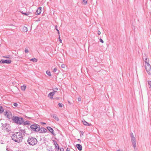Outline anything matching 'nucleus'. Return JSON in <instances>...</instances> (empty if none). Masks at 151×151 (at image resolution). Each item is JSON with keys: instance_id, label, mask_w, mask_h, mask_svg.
I'll return each mask as SVG.
<instances>
[{"instance_id": "1", "label": "nucleus", "mask_w": 151, "mask_h": 151, "mask_svg": "<svg viewBox=\"0 0 151 151\" xmlns=\"http://www.w3.org/2000/svg\"><path fill=\"white\" fill-rule=\"evenodd\" d=\"M12 139L16 142H19L22 141V139L23 138V136L21 135L20 131L14 133L11 136Z\"/></svg>"}, {"instance_id": "2", "label": "nucleus", "mask_w": 151, "mask_h": 151, "mask_svg": "<svg viewBox=\"0 0 151 151\" xmlns=\"http://www.w3.org/2000/svg\"><path fill=\"white\" fill-rule=\"evenodd\" d=\"M12 120L14 123L18 124H22L23 122V119L22 117L16 116H13Z\"/></svg>"}, {"instance_id": "3", "label": "nucleus", "mask_w": 151, "mask_h": 151, "mask_svg": "<svg viewBox=\"0 0 151 151\" xmlns=\"http://www.w3.org/2000/svg\"><path fill=\"white\" fill-rule=\"evenodd\" d=\"M145 67L146 71L149 75L151 74V66L147 61H145Z\"/></svg>"}, {"instance_id": "4", "label": "nucleus", "mask_w": 151, "mask_h": 151, "mask_svg": "<svg viewBox=\"0 0 151 151\" xmlns=\"http://www.w3.org/2000/svg\"><path fill=\"white\" fill-rule=\"evenodd\" d=\"M2 125L3 129L4 131L9 132L11 130L10 125L7 123H5L4 124L1 123Z\"/></svg>"}, {"instance_id": "5", "label": "nucleus", "mask_w": 151, "mask_h": 151, "mask_svg": "<svg viewBox=\"0 0 151 151\" xmlns=\"http://www.w3.org/2000/svg\"><path fill=\"white\" fill-rule=\"evenodd\" d=\"M37 140L36 139L33 137H32L29 139V145H35L37 143Z\"/></svg>"}, {"instance_id": "6", "label": "nucleus", "mask_w": 151, "mask_h": 151, "mask_svg": "<svg viewBox=\"0 0 151 151\" xmlns=\"http://www.w3.org/2000/svg\"><path fill=\"white\" fill-rule=\"evenodd\" d=\"M39 125L35 124L31 125L30 126L31 130L37 132Z\"/></svg>"}, {"instance_id": "7", "label": "nucleus", "mask_w": 151, "mask_h": 151, "mask_svg": "<svg viewBox=\"0 0 151 151\" xmlns=\"http://www.w3.org/2000/svg\"><path fill=\"white\" fill-rule=\"evenodd\" d=\"M47 131V129L45 128L41 127L40 128V126L39 125L37 132H38L40 133H45Z\"/></svg>"}, {"instance_id": "8", "label": "nucleus", "mask_w": 151, "mask_h": 151, "mask_svg": "<svg viewBox=\"0 0 151 151\" xmlns=\"http://www.w3.org/2000/svg\"><path fill=\"white\" fill-rule=\"evenodd\" d=\"M4 115L6 116H7V118L9 119H12V115L11 113L10 112H8L6 111L5 113L4 112Z\"/></svg>"}, {"instance_id": "9", "label": "nucleus", "mask_w": 151, "mask_h": 151, "mask_svg": "<svg viewBox=\"0 0 151 151\" xmlns=\"http://www.w3.org/2000/svg\"><path fill=\"white\" fill-rule=\"evenodd\" d=\"M131 142L132 143V145L134 149H135L136 147V140L135 138L134 137H131Z\"/></svg>"}, {"instance_id": "10", "label": "nucleus", "mask_w": 151, "mask_h": 151, "mask_svg": "<svg viewBox=\"0 0 151 151\" xmlns=\"http://www.w3.org/2000/svg\"><path fill=\"white\" fill-rule=\"evenodd\" d=\"M11 62V61L10 60H4L1 59L0 61V63H6L10 64Z\"/></svg>"}, {"instance_id": "11", "label": "nucleus", "mask_w": 151, "mask_h": 151, "mask_svg": "<svg viewBox=\"0 0 151 151\" xmlns=\"http://www.w3.org/2000/svg\"><path fill=\"white\" fill-rule=\"evenodd\" d=\"M47 128L48 131L53 135L55 136V133L54 132V130L52 128L50 127H47Z\"/></svg>"}, {"instance_id": "12", "label": "nucleus", "mask_w": 151, "mask_h": 151, "mask_svg": "<svg viewBox=\"0 0 151 151\" xmlns=\"http://www.w3.org/2000/svg\"><path fill=\"white\" fill-rule=\"evenodd\" d=\"M42 8L41 7H39L36 11V14L39 15L41 12Z\"/></svg>"}, {"instance_id": "13", "label": "nucleus", "mask_w": 151, "mask_h": 151, "mask_svg": "<svg viewBox=\"0 0 151 151\" xmlns=\"http://www.w3.org/2000/svg\"><path fill=\"white\" fill-rule=\"evenodd\" d=\"M53 141L54 142V145H55V148H57L58 150H59L60 149L59 147V145L58 144H57V142L56 141H55L54 140H53Z\"/></svg>"}, {"instance_id": "14", "label": "nucleus", "mask_w": 151, "mask_h": 151, "mask_svg": "<svg viewBox=\"0 0 151 151\" xmlns=\"http://www.w3.org/2000/svg\"><path fill=\"white\" fill-rule=\"evenodd\" d=\"M55 93L54 92H52L49 93L48 95V97H50L51 99H52L53 98L52 96L54 95Z\"/></svg>"}, {"instance_id": "15", "label": "nucleus", "mask_w": 151, "mask_h": 151, "mask_svg": "<svg viewBox=\"0 0 151 151\" xmlns=\"http://www.w3.org/2000/svg\"><path fill=\"white\" fill-rule=\"evenodd\" d=\"M76 147L79 151H81L82 150V146L80 144H77L76 145Z\"/></svg>"}, {"instance_id": "16", "label": "nucleus", "mask_w": 151, "mask_h": 151, "mask_svg": "<svg viewBox=\"0 0 151 151\" xmlns=\"http://www.w3.org/2000/svg\"><path fill=\"white\" fill-rule=\"evenodd\" d=\"M82 122H83V124L84 125L86 126H90L91 125V124H89L88 122H87L84 119H83L82 121Z\"/></svg>"}, {"instance_id": "17", "label": "nucleus", "mask_w": 151, "mask_h": 151, "mask_svg": "<svg viewBox=\"0 0 151 151\" xmlns=\"http://www.w3.org/2000/svg\"><path fill=\"white\" fill-rule=\"evenodd\" d=\"M19 131L21 133V135H23L24 136H25V134H27V133L25 132V131L24 130L21 129Z\"/></svg>"}, {"instance_id": "18", "label": "nucleus", "mask_w": 151, "mask_h": 151, "mask_svg": "<svg viewBox=\"0 0 151 151\" xmlns=\"http://www.w3.org/2000/svg\"><path fill=\"white\" fill-rule=\"evenodd\" d=\"M51 116L56 120L57 121L59 120L58 118L55 114H53L52 115H51Z\"/></svg>"}, {"instance_id": "19", "label": "nucleus", "mask_w": 151, "mask_h": 151, "mask_svg": "<svg viewBox=\"0 0 151 151\" xmlns=\"http://www.w3.org/2000/svg\"><path fill=\"white\" fill-rule=\"evenodd\" d=\"M22 30V31L24 32H27L28 30L27 27L25 26L23 27Z\"/></svg>"}, {"instance_id": "20", "label": "nucleus", "mask_w": 151, "mask_h": 151, "mask_svg": "<svg viewBox=\"0 0 151 151\" xmlns=\"http://www.w3.org/2000/svg\"><path fill=\"white\" fill-rule=\"evenodd\" d=\"M37 59L36 58H34L32 59H30V61H32L33 62H36L37 61Z\"/></svg>"}, {"instance_id": "21", "label": "nucleus", "mask_w": 151, "mask_h": 151, "mask_svg": "<svg viewBox=\"0 0 151 151\" xmlns=\"http://www.w3.org/2000/svg\"><path fill=\"white\" fill-rule=\"evenodd\" d=\"M26 86L24 85L21 87V90L23 91H24L26 88Z\"/></svg>"}, {"instance_id": "22", "label": "nucleus", "mask_w": 151, "mask_h": 151, "mask_svg": "<svg viewBox=\"0 0 151 151\" xmlns=\"http://www.w3.org/2000/svg\"><path fill=\"white\" fill-rule=\"evenodd\" d=\"M4 111V109H3V107L0 106V113H3Z\"/></svg>"}, {"instance_id": "23", "label": "nucleus", "mask_w": 151, "mask_h": 151, "mask_svg": "<svg viewBox=\"0 0 151 151\" xmlns=\"http://www.w3.org/2000/svg\"><path fill=\"white\" fill-rule=\"evenodd\" d=\"M24 125H28V121H25L24 122V120H23V122L22 124Z\"/></svg>"}, {"instance_id": "24", "label": "nucleus", "mask_w": 151, "mask_h": 151, "mask_svg": "<svg viewBox=\"0 0 151 151\" xmlns=\"http://www.w3.org/2000/svg\"><path fill=\"white\" fill-rule=\"evenodd\" d=\"M46 74L48 75L49 76H51V73L49 71L47 70L46 71Z\"/></svg>"}, {"instance_id": "25", "label": "nucleus", "mask_w": 151, "mask_h": 151, "mask_svg": "<svg viewBox=\"0 0 151 151\" xmlns=\"http://www.w3.org/2000/svg\"><path fill=\"white\" fill-rule=\"evenodd\" d=\"M55 29L57 31L59 35L60 32L59 30L58 29V26L57 25H56L55 27Z\"/></svg>"}, {"instance_id": "26", "label": "nucleus", "mask_w": 151, "mask_h": 151, "mask_svg": "<svg viewBox=\"0 0 151 151\" xmlns=\"http://www.w3.org/2000/svg\"><path fill=\"white\" fill-rule=\"evenodd\" d=\"M87 1V0H83V4L86 5V4Z\"/></svg>"}, {"instance_id": "27", "label": "nucleus", "mask_w": 151, "mask_h": 151, "mask_svg": "<svg viewBox=\"0 0 151 151\" xmlns=\"http://www.w3.org/2000/svg\"><path fill=\"white\" fill-rule=\"evenodd\" d=\"M148 85H150L149 88H151V81H148Z\"/></svg>"}, {"instance_id": "28", "label": "nucleus", "mask_w": 151, "mask_h": 151, "mask_svg": "<svg viewBox=\"0 0 151 151\" xmlns=\"http://www.w3.org/2000/svg\"><path fill=\"white\" fill-rule=\"evenodd\" d=\"M58 89L57 88H55L53 90V92H54V93H55L57 91Z\"/></svg>"}, {"instance_id": "29", "label": "nucleus", "mask_w": 151, "mask_h": 151, "mask_svg": "<svg viewBox=\"0 0 151 151\" xmlns=\"http://www.w3.org/2000/svg\"><path fill=\"white\" fill-rule=\"evenodd\" d=\"M59 106L60 107H62L63 106V104L62 103H59L58 104Z\"/></svg>"}, {"instance_id": "30", "label": "nucleus", "mask_w": 151, "mask_h": 151, "mask_svg": "<svg viewBox=\"0 0 151 151\" xmlns=\"http://www.w3.org/2000/svg\"><path fill=\"white\" fill-rule=\"evenodd\" d=\"M148 58H145V59H144L143 57L142 58L143 60L145 62V61H147V59Z\"/></svg>"}, {"instance_id": "31", "label": "nucleus", "mask_w": 151, "mask_h": 151, "mask_svg": "<svg viewBox=\"0 0 151 151\" xmlns=\"http://www.w3.org/2000/svg\"><path fill=\"white\" fill-rule=\"evenodd\" d=\"M14 106L15 107H17L18 106V104L17 103H14Z\"/></svg>"}, {"instance_id": "32", "label": "nucleus", "mask_w": 151, "mask_h": 151, "mask_svg": "<svg viewBox=\"0 0 151 151\" xmlns=\"http://www.w3.org/2000/svg\"><path fill=\"white\" fill-rule=\"evenodd\" d=\"M65 65L64 64H62L61 65V67L64 68H65Z\"/></svg>"}, {"instance_id": "33", "label": "nucleus", "mask_w": 151, "mask_h": 151, "mask_svg": "<svg viewBox=\"0 0 151 151\" xmlns=\"http://www.w3.org/2000/svg\"><path fill=\"white\" fill-rule=\"evenodd\" d=\"M57 70V69L56 68H55L53 70V72H55Z\"/></svg>"}, {"instance_id": "34", "label": "nucleus", "mask_w": 151, "mask_h": 151, "mask_svg": "<svg viewBox=\"0 0 151 151\" xmlns=\"http://www.w3.org/2000/svg\"><path fill=\"white\" fill-rule=\"evenodd\" d=\"M100 41L102 43H104V41L101 38H100L99 39Z\"/></svg>"}, {"instance_id": "35", "label": "nucleus", "mask_w": 151, "mask_h": 151, "mask_svg": "<svg viewBox=\"0 0 151 151\" xmlns=\"http://www.w3.org/2000/svg\"><path fill=\"white\" fill-rule=\"evenodd\" d=\"M130 136L131 137H134L133 134L132 132L130 133Z\"/></svg>"}, {"instance_id": "36", "label": "nucleus", "mask_w": 151, "mask_h": 151, "mask_svg": "<svg viewBox=\"0 0 151 151\" xmlns=\"http://www.w3.org/2000/svg\"><path fill=\"white\" fill-rule=\"evenodd\" d=\"M59 149H60V151H64V149L63 148H60Z\"/></svg>"}, {"instance_id": "37", "label": "nucleus", "mask_w": 151, "mask_h": 151, "mask_svg": "<svg viewBox=\"0 0 151 151\" xmlns=\"http://www.w3.org/2000/svg\"><path fill=\"white\" fill-rule=\"evenodd\" d=\"M24 14L25 15L27 16H28V13L27 12H26L25 13H24Z\"/></svg>"}, {"instance_id": "38", "label": "nucleus", "mask_w": 151, "mask_h": 151, "mask_svg": "<svg viewBox=\"0 0 151 151\" xmlns=\"http://www.w3.org/2000/svg\"><path fill=\"white\" fill-rule=\"evenodd\" d=\"M25 52L26 53H27L28 52V50L26 48L25 50Z\"/></svg>"}, {"instance_id": "39", "label": "nucleus", "mask_w": 151, "mask_h": 151, "mask_svg": "<svg viewBox=\"0 0 151 151\" xmlns=\"http://www.w3.org/2000/svg\"><path fill=\"white\" fill-rule=\"evenodd\" d=\"M59 41L60 42V43H62V40L60 38V35H59Z\"/></svg>"}, {"instance_id": "40", "label": "nucleus", "mask_w": 151, "mask_h": 151, "mask_svg": "<svg viewBox=\"0 0 151 151\" xmlns=\"http://www.w3.org/2000/svg\"><path fill=\"white\" fill-rule=\"evenodd\" d=\"M98 34L99 35H100L101 34V32H100V31L99 30L98 31Z\"/></svg>"}, {"instance_id": "41", "label": "nucleus", "mask_w": 151, "mask_h": 151, "mask_svg": "<svg viewBox=\"0 0 151 151\" xmlns=\"http://www.w3.org/2000/svg\"><path fill=\"white\" fill-rule=\"evenodd\" d=\"M31 118L30 117H29V125L30 124V122H31V121L29 120L30 119H31Z\"/></svg>"}, {"instance_id": "42", "label": "nucleus", "mask_w": 151, "mask_h": 151, "mask_svg": "<svg viewBox=\"0 0 151 151\" xmlns=\"http://www.w3.org/2000/svg\"><path fill=\"white\" fill-rule=\"evenodd\" d=\"M66 151H70V149L69 148H67Z\"/></svg>"}, {"instance_id": "43", "label": "nucleus", "mask_w": 151, "mask_h": 151, "mask_svg": "<svg viewBox=\"0 0 151 151\" xmlns=\"http://www.w3.org/2000/svg\"><path fill=\"white\" fill-rule=\"evenodd\" d=\"M78 101H80L81 100V98H78Z\"/></svg>"}, {"instance_id": "44", "label": "nucleus", "mask_w": 151, "mask_h": 151, "mask_svg": "<svg viewBox=\"0 0 151 151\" xmlns=\"http://www.w3.org/2000/svg\"><path fill=\"white\" fill-rule=\"evenodd\" d=\"M41 123L42 124H46V123H44V122H41Z\"/></svg>"}, {"instance_id": "45", "label": "nucleus", "mask_w": 151, "mask_h": 151, "mask_svg": "<svg viewBox=\"0 0 151 151\" xmlns=\"http://www.w3.org/2000/svg\"><path fill=\"white\" fill-rule=\"evenodd\" d=\"M78 140L79 141H80V142H81V139H78Z\"/></svg>"}, {"instance_id": "46", "label": "nucleus", "mask_w": 151, "mask_h": 151, "mask_svg": "<svg viewBox=\"0 0 151 151\" xmlns=\"http://www.w3.org/2000/svg\"><path fill=\"white\" fill-rule=\"evenodd\" d=\"M3 57L5 58H9V57L6 56H4Z\"/></svg>"}, {"instance_id": "47", "label": "nucleus", "mask_w": 151, "mask_h": 151, "mask_svg": "<svg viewBox=\"0 0 151 151\" xmlns=\"http://www.w3.org/2000/svg\"><path fill=\"white\" fill-rule=\"evenodd\" d=\"M6 150H7V151H8V150H9V149H8V148H6Z\"/></svg>"}, {"instance_id": "48", "label": "nucleus", "mask_w": 151, "mask_h": 151, "mask_svg": "<svg viewBox=\"0 0 151 151\" xmlns=\"http://www.w3.org/2000/svg\"><path fill=\"white\" fill-rule=\"evenodd\" d=\"M21 12V13H22V14H24V12Z\"/></svg>"}, {"instance_id": "49", "label": "nucleus", "mask_w": 151, "mask_h": 151, "mask_svg": "<svg viewBox=\"0 0 151 151\" xmlns=\"http://www.w3.org/2000/svg\"><path fill=\"white\" fill-rule=\"evenodd\" d=\"M83 132H81V134H82V135L83 134Z\"/></svg>"}, {"instance_id": "50", "label": "nucleus", "mask_w": 151, "mask_h": 151, "mask_svg": "<svg viewBox=\"0 0 151 151\" xmlns=\"http://www.w3.org/2000/svg\"><path fill=\"white\" fill-rule=\"evenodd\" d=\"M52 150L51 149H50V150H49V151H52Z\"/></svg>"}, {"instance_id": "51", "label": "nucleus", "mask_w": 151, "mask_h": 151, "mask_svg": "<svg viewBox=\"0 0 151 151\" xmlns=\"http://www.w3.org/2000/svg\"><path fill=\"white\" fill-rule=\"evenodd\" d=\"M27 142L28 143V139L27 140Z\"/></svg>"}, {"instance_id": "52", "label": "nucleus", "mask_w": 151, "mask_h": 151, "mask_svg": "<svg viewBox=\"0 0 151 151\" xmlns=\"http://www.w3.org/2000/svg\"><path fill=\"white\" fill-rule=\"evenodd\" d=\"M116 151H122L120 150H118Z\"/></svg>"}, {"instance_id": "53", "label": "nucleus", "mask_w": 151, "mask_h": 151, "mask_svg": "<svg viewBox=\"0 0 151 151\" xmlns=\"http://www.w3.org/2000/svg\"><path fill=\"white\" fill-rule=\"evenodd\" d=\"M0 143H1V144H3V142H0Z\"/></svg>"}, {"instance_id": "54", "label": "nucleus", "mask_w": 151, "mask_h": 151, "mask_svg": "<svg viewBox=\"0 0 151 151\" xmlns=\"http://www.w3.org/2000/svg\"><path fill=\"white\" fill-rule=\"evenodd\" d=\"M58 99H59V98H58Z\"/></svg>"}, {"instance_id": "55", "label": "nucleus", "mask_w": 151, "mask_h": 151, "mask_svg": "<svg viewBox=\"0 0 151 151\" xmlns=\"http://www.w3.org/2000/svg\"><path fill=\"white\" fill-rule=\"evenodd\" d=\"M56 151H59V150H58Z\"/></svg>"}]
</instances>
